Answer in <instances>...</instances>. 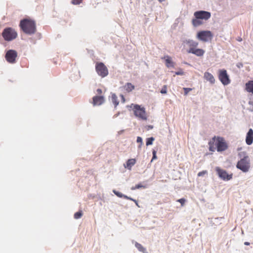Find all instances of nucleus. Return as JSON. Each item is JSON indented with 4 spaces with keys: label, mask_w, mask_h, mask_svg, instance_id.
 <instances>
[{
    "label": "nucleus",
    "mask_w": 253,
    "mask_h": 253,
    "mask_svg": "<svg viewBox=\"0 0 253 253\" xmlns=\"http://www.w3.org/2000/svg\"><path fill=\"white\" fill-rule=\"evenodd\" d=\"M209 149L211 152H217L225 151L228 148V145L224 138L219 136H214L208 143Z\"/></svg>",
    "instance_id": "obj_1"
},
{
    "label": "nucleus",
    "mask_w": 253,
    "mask_h": 253,
    "mask_svg": "<svg viewBox=\"0 0 253 253\" xmlns=\"http://www.w3.org/2000/svg\"><path fill=\"white\" fill-rule=\"evenodd\" d=\"M195 18L192 20V24L194 27H198L203 24V20H207L211 16L210 12L206 11L200 10L194 12Z\"/></svg>",
    "instance_id": "obj_2"
},
{
    "label": "nucleus",
    "mask_w": 253,
    "mask_h": 253,
    "mask_svg": "<svg viewBox=\"0 0 253 253\" xmlns=\"http://www.w3.org/2000/svg\"><path fill=\"white\" fill-rule=\"evenodd\" d=\"M19 26L22 31L26 34L31 35L36 32L35 22L31 19H24L21 20Z\"/></svg>",
    "instance_id": "obj_3"
},
{
    "label": "nucleus",
    "mask_w": 253,
    "mask_h": 253,
    "mask_svg": "<svg viewBox=\"0 0 253 253\" xmlns=\"http://www.w3.org/2000/svg\"><path fill=\"white\" fill-rule=\"evenodd\" d=\"M183 42L188 45L189 48L187 50L188 53H192L197 56H202L205 53V51L201 48H197L198 42L192 40H185Z\"/></svg>",
    "instance_id": "obj_4"
},
{
    "label": "nucleus",
    "mask_w": 253,
    "mask_h": 253,
    "mask_svg": "<svg viewBox=\"0 0 253 253\" xmlns=\"http://www.w3.org/2000/svg\"><path fill=\"white\" fill-rule=\"evenodd\" d=\"M130 107L132 109L135 116L143 121L147 120V114L145 108L138 104H131Z\"/></svg>",
    "instance_id": "obj_5"
},
{
    "label": "nucleus",
    "mask_w": 253,
    "mask_h": 253,
    "mask_svg": "<svg viewBox=\"0 0 253 253\" xmlns=\"http://www.w3.org/2000/svg\"><path fill=\"white\" fill-rule=\"evenodd\" d=\"M1 35L4 40L7 42L13 41L17 37V32L11 27L4 29Z\"/></svg>",
    "instance_id": "obj_6"
},
{
    "label": "nucleus",
    "mask_w": 253,
    "mask_h": 253,
    "mask_svg": "<svg viewBox=\"0 0 253 253\" xmlns=\"http://www.w3.org/2000/svg\"><path fill=\"white\" fill-rule=\"evenodd\" d=\"M237 168L243 172H247L250 168V160L248 156H245L241 159L237 164Z\"/></svg>",
    "instance_id": "obj_7"
},
{
    "label": "nucleus",
    "mask_w": 253,
    "mask_h": 253,
    "mask_svg": "<svg viewBox=\"0 0 253 253\" xmlns=\"http://www.w3.org/2000/svg\"><path fill=\"white\" fill-rule=\"evenodd\" d=\"M95 70L98 75L102 78H104L108 75V70L102 62H97L96 63Z\"/></svg>",
    "instance_id": "obj_8"
},
{
    "label": "nucleus",
    "mask_w": 253,
    "mask_h": 253,
    "mask_svg": "<svg viewBox=\"0 0 253 253\" xmlns=\"http://www.w3.org/2000/svg\"><path fill=\"white\" fill-rule=\"evenodd\" d=\"M212 38L213 34L210 31H200L197 34V38L204 42L211 40Z\"/></svg>",
    "instance_id": "obj_9"
},
{
    "label": "nucleus",
    "mask_w": 253,
    "mask_h": 253,
    "mask_svg": "<svg viewBox=\"0 0 253 253\" xmlns=\"http://www.w3.org/2000/svg\"><path fill=\"white\" fill-rule=\"evenodd\" d=\"M215 170L218 176L223 180H229L232 178V173L228 174L226 170L219 167H216Z\"/></svg>",
    "instance_id": "obj_10"
},
{
    "label": "nucleus",
    "mask_w": 253,
    "mask_h": 253,
    "mask_svg": "<svg viewBox=\"0 0 253 253\" xmlns=\"http://www.w3.org/2000/svg\"><path fill=\"white\" fill-rule=\"evenodd\" d=\"M17 57V52L14 50H9L5 54V58L6 61L10 63H14Z\"/></svg>",
    "instance_id": "obj_11"
},
{
    "label": "nucleus",
    "mask_w": 253,
    "mask_h": 253,
    "mask_svg": "<svg viewBox=\"0 0 253 253\" xmlns=\"http://www.w3.org/2000/svg\"><path fill=\"white\" fill-rule=\"evenodd\" d=\"M218 78L220 82L224 85H227L230 82L229 76H228L227 72L225 70H219Z\"/></svg>",
    "instance_id": "obj_12"
},
{
    "label": "nucleus",
    "mask_w": 253,
    "mask_h": 253,
    "mask_svg": "<svg viewBox=\"0 0 253 253\" xmlns=\"http://www.w3.org/2000/svg\"><path fill=\"white\" fill-rule=\"evenodd\" d=\"M104 102V97L103 96H94L92 98V104L94 106L100 105Z\"/></svg>",
    "instance_id": "obj_13"
},
{
    "label": "nucleus",
    "mask_w": 253,
    "mask_h": 253,
    "mask_svg": "<svg viewBox=\"0 0 253 253\" xmlns=\"http://www.w3.org/2000/svg\"><path fill=\"white\" fill-rule=\"evenodd\" d=\"M246 142L249 145H251L253 142V130L252 128L249 129L247 134Z\"/></svg>",
    "instance_id": "obj_14"
},
{
    "label": "nucleus",
    "mask_w": 253,
    "mask_h": 253,
    "mask_svg": "<svg viewBox=\"0 0 253 253\" xmlns=\"http://www.w3.org/2000/svg\"><path fill=\"white\" fill-rule=\"evenodd\" d=\"M204 78L211 84H213L215 83V79L213 76L209 72H206L204 73Z\"/></svg>",
    "instance_id": "obj_15"
},
{
    "label": "nucleus",
    "mask_w": 253,
    "mask_h": 253,
    "mask_svg": "<svg viewBox=\"0 0 253 253\" xmlns=\"http://www.w3.org/2000/svg\"><path fill=\"white\" fill-rule=\"evenodd\" d=\"M245 89L248 92L253 94V80L249 81L246 84Z\"/></svg>",
    "instance_id": "obj_16"
},
{
    "label": "nucleus",
    "mask_w": 253,
    "mask_h": 253,
    "mask_svg": "<svg viewBox=\"0 0 253 253\" xmlns=\"http://www.w3.org/2000/svg\"><path fill=\"white\" fill-rule=\"evenodd\" d=\"M165 59L166 65L168 68L170 67H173L174 66V63L171 60L170 56L167 55L164 57Z\"/></svg>",
    "instance_id": "obj_17"
},
{
    "label": "nucleus",
    "mask_w": 253,
    "mask_h": 253,
    "mask_svg": "<svg viewBox=\"0 0 253 253\" xmlns=\"http://www.w3.org/2000/svg\"><path fill=\"white\" fill-rule=\"evenodd\" d=\"M136 163V160L135 159H128L126 162V164H124V167L126 168H127L129 169H131V167L134 165Z\"/></svg>",
    "instance_id": "obj_18"
},
{
    "label": "nucleus",
    "mask_w": 253,
    "mask_h": 253,
    "mask_svg": "<svg viewBox=\"0 0 253 253\" xmlns=\"http://www.w3.org/2000/svg\"><path fill=\"white\" fill-rule=\"evenodd\" d=\"M124 88H125V90L129 92L131 91L132 90L134 89V86L132 84L130 83H127L126 84V85L124 86Z\"/></svg>",
    "instance_id": "obj_19"
},
{
    "label": "nucleus",
    "mask_w": 253,
    "mask_h": 253,
    "mask_svg": "<svg viewBox=\"0 0 253 253\" xmlns=\"http://www.w3.org/2000/svg\"><path fill=\"white\" fill-rule=\"evenodd\" d=\"M111 99L115 106H117L119 104V102L118 100L117 96L115 94H112Z\"/></svg>",
    "instance_id": "obj_20"
},
{
    "label": "nucleus",
    "mask_w": 253,
    "mask_h": 253,
    "mask_svg": "<svg viewBox=\"0 0 253 253\" xmlns=\"http://www.w3.org/2000/svg\"><path fill=\"white\" fill-rule=\"evenodd\" d=\"M135 246L139 251L142 252L143 253H144L145 252V249L140 244L136 243Z\"/></svg>",
    "instance_id": "obj_21"
},
{
    "label": "nucleus",
    "mask_w": 253,
    "mask_h": 253,
    "mask_svg": "<svg viewBox=\"0 0 253 253\" xmlns=\"http://www.w3.org/2000/svg\"><path fill=\"white\" fill-rule=\"evenodd\" d=\"M141 188H146V186H144V185H142L140 183V184H138L136 185L134 187H132L131 188V189L132 190H134L135 189Z\"/></svg>",
    "instance_id": "obj_22"
},
{
    "label": "nucleus",
    "mask_w": 253,
    "mask_h": 253,
    "mask_svg": "<svg viewBox=\"0 0 253 253\" xmlns=\"http://www.w3.org/2000/svg\"><path fill=\"white\" fill-rule=\"evenodd\" d=\"M154 139H155L153 137L147 138L146 143V145L148 146L150 145H152Z\"/></svg>",
    "instance_id": "obj_23"
},
{
    "label": "nucleus",
    "mask_w": 253,
    "mask_h": 253,
    "mask_svg": "<svg viewBox=\"0 0 253 253\" xmlns=\"http://www.w3.org/2000/svg\"><path fill=\"white\" fill-rule=\"evenodd\" d=\"M82 214H83V213L81 211L77 212L74 214V218L75 219L80 218L81 217V216H82Z\"/></svg>",
    "instance_id": "obj_24"
},
{
    "label": "nucleus",
    "mask_w": 253,
    "mask_h": 253,
    "mask_svg": "<svg viewBox=\"0 0 253 253\" xmlns=\"http://www.w3.org/2000/svg\"><path fill=\"white\" fill-rule=\"evenodd\" d=\"M160 92L162 94H166L167 93V86L166 85L163 86Z\"/></svg>",
    "instance_id": "obj_25"
},
{
    "label": "nucleus",
    "mask_w": 253,
    "mask_h": 253,
    "mask_svg": "<svg viewBox=\"0 0 253 253\" xmlns=\"http://www.w3.org/2000/svg\"><path fill=\"white\" fill-rule=\"evenodd\" d=\"M113 192L118 197L123 198V196H124V195L122 193H120V192H119L118 191H116L115 190H113Z\"/></svg>",
    "instance_id": "obj_26"
},
{
    "label": "nucleus",
    "mask_w": 253,
    "mask_h": 253,
    "mask_svg": "<svg viewBox=\"0 0 253 253\" xmlns=\"http://www.w3.org/2000/svg\"><path fill=\"white\" fill-rule=\"evenodd\" d=\"M183 89L184 91V95H187V94L189 93V92L192 90V88H187V87H184Z\"/></svg>",
    "instance_id": "obj_27"
},
{
    "label": "nucleus",
    "mask_w": 253,
    "mask_h": 253,
    "mask_svg": "<svg viewBox=\"0 0 253 253\" xmlns=\"http://www.w3.org/2000/svg\"><path fill=\"white\" fill-rule=\"evenodd\" d=\"M177 202L180 203L181 204V206H183L186 202V200L184 198H181V199L177 200Z\"/></svg>",
    "instance_id": "obj_28"
},
{
    "label": "nucleus",
    "mask_w": 253,
    "mask_h": 253,
    "mask_svg": "<svg viewBox=\"0 0 253 253\" xmlns=\"http://www.w3.org/2000/svg\"><path fill=\"white\" fill-rule=\"evenodd\" d=\"M136 141H137V143H140L139 146V147H140L141 146L142 144V143H143L142 142V138L141 137H140V136H138L137 137Z\"/></svg>",
    "instance_id": "obj_29"
},
{
    "label": "nucleus",
    "mask_w": 253,
    "mask_h": 253,
    "mask_svg": "<svg viewBox=\"0 0 253 253\" xmlns=\"http://www.w3.org/2000/svg\"><path fill=\"white\" fill-rule=\"evenodd\" d=\"M208 173V171L207 170H203L202 171H200L198 173V176H203L205 174H206Z\"/></svg>",
    "instance_id": "obj_30"
},
{
    "label": "nucleus",
    "mask_w": 253,
    "mask_h": 253,
    "mask_svg": "<svg viewBox=\"0 0 253 253\" xmlns=\"http://www.w3.org/2000/svg\"><path fill=\"white\" fill-rule=\"evenodd\" d=\"M83 0H73L72 3L74 4H79L82 2Z\"/></svg>",
    "instance_id": "obj_31"
},
{
    "label": "nucleus",
    "mask_w": 253,
    "mask_h": 253,
    "mask_svg": "<svg viewBox=\"0 0 253 253\" xmlns=\"http://www.w3.org/2000/svg\"><path fill=\"white\" fill-rule=\"evenodd\" d=\"M152 153H153V157L151 160V162H152L154 160L157 159L156 151L154 150L152 152Z\"/></svg>",
    "instance_id": "obj_32"
},
{
    "label": "nucleus",
    "mask_w": 253,
    "mask_h": 253,
    "mask_svg": "<svg viewBox=\"0 0 253 253\" xmlns=\"http://www.w3.org/2000/svg\"><path fill=\"white\" fill-rule=\"evenodd\" d=\"M175 74L176 75H184V72L182 71V70H180L178 72H176Z\"/></svg>",
    "instance_id": "obj_33"
},
{
    "label": "nucleus",
    "mask_w": 253,
    "mask_h": 253,
    "mask_svg": "<svg viewBox=\"0 0 253 253\" xmlns=\"http://www.w3.org/2000/svg\"><path fill=\"white\" fill-rule=\"evenodd\" d=\"M123 198H125L126 199L129 200H133V199H132V198H131L130 197H129L125 195H124V196H123Z\"/></svg>",
    "instance_id": "obj_34"
},
{
    "label": "nucleus",
    "mask_w": 253,
    "mask_h": 253,
    "mask_svg": "<svg viewBox=\"0 0 253 253\" xmlns=\"http://www.w3.org/2000/svg\"><path fill=\"white\" fill-rule=\"evenodd\" d=\"M96 92L98 94H101L102 93V89H100V88H98L96 90Z\"/></svg>",
    "instance_id": "obj_35"
},
{
    "label": "nucleus",
    "mask_w": 253,
    "mask_h": 253,
    "mask_svg": "<svg viewBox=\"0 0 253 253\" xmlns=\"http://www.w3.org/2000/svg\"><path fill=\"white\" fill-rule=\"evenodd\" d=\"M249 104L252 105L253 107V100H251V99H250V100L249 101Z\"/></svg>",
    "instance_id": "obj_36"
},
{
    "label": "nucleus",
    "mask_w": 253,
    "mask_h": 253,
    "mask_svg": "<svg viewBox=\"0 0 253 253\" xmlns=\"http://www.w3.org/2000/svg\"><path fill=\"white\" fill-rule=\"evenodd\" d=\"M244 244H245V245L248 246V245H250V243H249V242H245L244 243Z\"/></svg>",
    "instance_id": "obj_37"
},
{
    "label": "nucleus",
    "mask_w": 253,
    "mask_h": 253,
    "mask_svg": "<svg viewBox=\"0 0 253 253\" xmlns=\"http://www.w3.org/2000/svg\"><path fill=\"white\" fill-rule=\"evenodd\" d=\"M121 97H122V99L123 100V102H125V97H124V95H121Z\"/></svg>",
    "instance_id": "obj_38"
},
{
    "label": "nucleus",
    "mask_w": 253,
    "mask_h": 253,
    "mask_svg": "<svg viewBox=\"0 0 253 253\" xmlns=\"http://www.w3.org/2000/svg\"><path fill=\"white\" fill-rule=\"evenodd\" d=\"M132 201H133L135 204L137 203V201L135 199H133V200H132Z\"/></svg>",
    "instance_id": "obj_39"
},
{
    "label": "nucleus",
    "mask_w": 253,
    "mask_h": 253,
    "mask_svg": "<svg viewBox=\"0 0 253 253\" xmlns=\"http://www.w3.org/2000/svg\"><path fill=\"white\" fill-rule=\"evenodd\" d=\"M132 201H133L135 204L137 203V201L135 199H133V200H132Z\"/></svg>",
    "instance_id": "obj_40"
},
{
    "label": "nucleus",
    "mask_w": 253,
    "mask_h": 253,
    "mask_svg": "<svg viewBox=\"0 0 253 253\" xmlns=\"http://www.w3.org/2000/svg\"><path fill=\"white\" fill-rule=\"evenodd\" d=\"M165 0H159V1L160 2H163V1H165Z\"/></svg>",
    "instance_id": "obj_41"
},
{
    "label": "nucleus",
    "mask_w": 253,
    "mask_h": 253,
    "mask_svg": "<svg viewBox=\"0 0 253 253\" xmlns=\"http://www.w3.org/2000/svg\"><path fill=\"white\" fill-rule=\"evenodd\" d=\"M136 204V205L137 206H138V207H139V205H138V203H137V204Z\"/></svg>",
    "instance_id": "obj_42"
},
{
    "label": "nucleus",
    "mask_w": 253,
    "mask_h": 253,
    "mask_svg": "<svg viewBox=\"0 0 253 253\" xmlns=\"http://www.w3.org/2000/svg\"><path fill=\"white\" fill-rule=\"evenodd\" d=\"M239 41H242V39H239Z\"/></svg>",
    "instance_id": "obj_43"
},
{
    "label": "nucleus",
    "mask_w": 253,
    "mask_h": 253,
    "mask_svg": "<svg viewBox=\"0 0 253 253\" xmlns=\"http://www.w3.org/2000/svg\"><path fill=\"white\" fill-rule=\"evenodd\" d=\"M239 41H242V39H239Z\"/></svg>",
    "instance_id": "obj_44"
}]
</instances>
